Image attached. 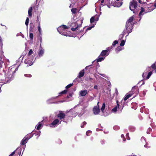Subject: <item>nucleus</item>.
I'll list each match as a JSON object with an SVG mask.
<instances>
[{"label": "nucleus", "mask_w": 156, "mask_h": 156, "mask_svg": "<svg viewBox=\"0 0 156 156\" xmlns=\"http://www.w3.org/2000/svg\"><path fill=\"white\" fill-rule=\"evenodd\" d=\"M80 95L81 96H85L87 93V90H81L80 91Z\"/></svg>", "instance_id": "obj_18"}, {"label": "nucleus", "mask_w": 156, "mask_h": 156, "mask_svg": "<svg viewBox=\"0 0 156 156\" xmlns=\"http://www.w3.org/2000/svg\"><path fill=\"white\" fill-rule=\"evenodd\" d=\"M122 2L121 1L115 2L113 3V5L114 7H119L122 5Z\"/></svg>", "instance_id": "obj_12"}, {"label": "nucleus", "mask_w": 156, "mask_h": 156, "mask_svg": "<svg viewBox=\"0 0 156 156\" xmlns=\"http://www.w3.org/2000/svg\"><path fill=\"white\" fill-rule=\"evenodd\" d=\"M89 66H86L85 68V69H87V68H88Z\"/></svg>", "instance_id": "obj_63"}, {"label": "nucleus", "mask_w": 156, "mask_h": 156, "mask_svg": "<svg viewBox=\"0 0 156 156\" xmlns=\"http://www.w3.org/2000/svg\"><path fill=\"white\" fill-rule=\"evenodd\" d=\"M154 6L155 7H156V3L154 4Z\"/></svg>", "instance_id": "obj_64"}, {"label": "nucleus", "mask_w": 156, "mask_h": 156, "mask_svg": "<svg viewBox=\"0 0 156 156\" xmlns=\"http://www.w3.org/2000/svg\"><path fill=\"white\" fill-rule=\"evenodd\" d=\"M33 53V51L32 49L30 50L28 53V57L30 58V55L32 54Z\"/></svg>", "instance_id": "obj_27"}, {"label": "nucleus", "mask_w": 156, "mask_h": 156, "mask_svg": "<svg viewBox=\"0 0 156 156\" xmlns=\"http://www.w3.org/2000/svg\"><path fill=\"white\" fill-rule=\"evenodd\" d=\"M94 27V26H91V27H88V28H87V30H90L93 27Z\"/></svg>", "instance_id": "obj_42"}, {"label": "nucleus", "mask_w": 156, "mask_h": 156, "mask_svg": "<svg viewBox=\"0 0 156 156\" xmlns=\"http://www.w3.org/2000/svg\"><path fill=\"white\" fill-rule=\"evenodd\" d=\"M143 96H142V97H144L145 96V94H146V93L145 92H144V91H143Z\"/></svg>", "instance_id": "obj_54"}, {"label": "nucleus", "mask_w": 156, "mask_h": 156, "mask_svg": "<svg viewBox=\"0 0 156 156\" xmlns=\"http://www.w3.org/2000/svg\"><path fill=\"white\" fill-rule=\"evenodd\" d=\"M32 7H30L28 11V13L29 16L30 17H31L32 16Z\"/></svg>", "instance_id": "obj_21"}, {"label": "nucleus", "mask_w": 156, "mask_h": 156, "mask_svg": "<svg viewBox=\"0 0 156 156\" xmlns=\"http://www.w3.org/2000/svg\"><path fill=\"white\" fill-rule=\"evenodd\" d=\"M40 14L37 15V19L36 20V23H38V25H40V22L39 20V18L40 17Z\"/></svg>", "instance_id": "obj_25"}, {"label": "nucleus", "mask_w": 156, "mask_h": 156, "mask_svg": "<svg viewBox=\"0 0 156 156\" xmlns=\"http://www.w3.org/2000/svg\"><path fill=\"white\" fill-rule=\"evenodd\" d=\"M138 2L139 3L141 4L142 3V1L141 0H138Z\"/></svg>", "instance_id": "obj_57"}, {"label": "nucleus", "mask_w": 156, "mask_h": 156, "mask_svg": "<svg viewBox=\"0 0 156 156\" xmlns=\"http://www.w3.org/2000/svg\"><path fill=\"white\" fill-rule=\"evenodd\" d=\"M140 8H141L140 11V12L139 14V16H141V15L142 16L143 15V14L142 13L143 12H144V9L143 7H141Z\"/></svg>", "instance_id": "obj_24"}, {"label": "nucleus", "mask_w": 156, "mask_h": 156, "mask_svg": "<svg viewBox=\"0 0 156 156\" xmlns=\"http://www.w3.org/2000/svg\"><path fill=\"white\" fill-rule=\"evenodd\" d=\"M99 74H100V75L102 76H104L105 74H101V73H99Z\"/></svg>", "instance_id": "obj_56"}, {"label": "nucleus", "mask_w": 156, "mask_h": 156, "mask_svg": "<svg viewBox=\"0 0 156 156\" xmlns=\"http://www.w3.org/2000/svg\"><path fill=\"white\" fill-rule=\"evenodd\" d=\"M87 124V122H83V123H82V124H83V125H86Z\"/></svg>", "instance_id": "obj_55"}, {"label": "nucleus", "mask_w": 156, "mask_h": 156, "mask_svg": "<svg viewBox=\"0 0 156 156\" xmlns=\"http://www.w3.org/2000/svg\"><path fill=\"white\" fill-rule=\"evenodd\" d=\"M126 27L128 32V34L132 32V29H133V25L132 24L129 25L128 26L127 28V24H126Z\"/></svg>", "instance_id": "obj_14"}, {"label": "nucleus", "mask_w": 156, "mask_h": 156, "mask_svg": "<svg viewBox=\"0 0 156 156\" xmlns=\"http://www.w3.org/2000/svg\"><path fill=\"white\" fill-rule=\"evenodd\" d=\"M73 83H70L68 85H67L66 87V90H67L68 91V94L67 95V98H70L72 97L73 95V92H70L69 91V89L70 87H71L73 86Z\"/></svg>", "instance_id": "obj_7"}, {"label": "nucleus", "mask_w": 156, "mask_h": 156, "mask_svg": "<svg viewBox=\"0 0 156 156\" xmlns=\"http://www.w3.org/2000/svg\"><path fill=\"white\" fill-rule=\"evenodd\" d=\"M29 19L28 17H27L25 22V25L27 26L29 23Z\"/></svg>", "instance_id": "obj_32"}, {"label": "nucleus", "mask_w": 156, "mask_h": 156, "mask_svg": "<svg viewBox=\"0 0 156 156\" xmlns=\"http://www.w3.org/2000/svg\"><path fill=\"white\" fill-rule=\"evenodd\" d=\"M91 133V131L90 130H88L87 131L86 133V134L87 136L90 135Z\"/></svg>", "instance_id": "obj_39"}, {"label": "nucleus", "mask_w": 156, "mask_h": 156, "mask_svg": "<svg viewBox=\"0 0 156 156\" xmlns=\"http://www.w3.org/2000/svg\"><path fill=\"white\" fill-rule=\"evenodd\" d=\"M27 135H28V137H29L30 136H31V137L32 136L30 135V134H28L27 136Z\"/></svg>", "instance_id": "obj_60"}, {"label": "nucleus", "mask_w": 156, "mask_h": 156, "mask_svg": "<svg viewBox=\"0 0 156 156\" xmlns=\"http://www.w3.org/2000/svg\"><path fill=\"white\" fill-rule=\"evenodd\" d=\"M83 125H83V124H81V127H82V128H83Z\"/></svg>", "instance_id": "obj_59"}, {"label": "nucleus", "mask_w": 156, "mask_h": 156, "mask_svg": "<svg viewBox=\"0 0 156 156\" xmlns=\"http://www.w3.org/2000/svg\"><path fill=\"white\" fill-rule=\"evenodd\" d=\"M94 88L95 89H98V86L97 85H95L94 87Z\"/></svg>", "instance_id": "obj_53"}, {"label": "nucleus", "mask_w": 156, "mask_h": 156, "mask_svg": "<svg viewBox=\"0 0 156 156\" xmlns=\"http://www.w3.org/2000/svg\"><path fill=\"white\" fill-rule=\"evenodd\" d=\"M105 58L99 57L97 59V62H101Z\"/></svg>", "instance_id": "obj_26"}, {"label": "nucleus", "mask_w": 156, "mask_h": 156, "mask_svg": "<svg viewBox=\"0 0 156 156\" xmlns=\"http://www.w3.org/2000/svg\"><path fill=\"white\" fill-rule=\"evenodd\" d=\"M30 40H33V39L34 36L33 34L32 33H30L29 36Z\"/></svg>", "instance_id": "obj_30"}, {"label": "nucleus", "mask_w": 156, "mask_h": 156, "mask_svg": "<svg viewBox=\"0 0 156 156\" xmlns=\"http://www.w3.org/2000/svg\"><path fill=\"white\" fill-rule=\"evenodd\" d=\"M128 136H129L128 133H127L126 135V136L127 138V139L128 140H130V138Z\"/></svg>", "instance_id": "obj_47"}, {"label": "nucleus", "mask_w": 156, "mask_h": 156, "mask_svg": "<svg viewBox=\"0 0 156 156\" xmlns=\"http://www.w3.org/2000/svg\"><path fill=\"white\" fill-rule=\"evenodd\" d=\"M139 88L138 86H135L131 90L127 93L124 98H130L133 96L135 98L139 93Z\"/></svg>", "instance_id": "obj_1"}, {"label": "nucleus", "mask_w": 156, "mask_h": 156, "mask_svg": "<svg viewBox=\"0 0 156 156\" xmlns=\"http://www.w3.org/2000/svg\"><path fill=\"white\" fill-rule=\"evenodd\" d=\"M58 31L62 35L66 36H69V34L65 31V30L61 26L59 27L57 29Z\"/></svg>", "instance_id": "obj_5"}, {"label": "nucleus", "mask_w": 156, "mask_h": 156, "mask_svg": "<svg viewBox=\"0 0 156 156\" xmlns=\"http://www.w3.org/2000/svg\"><path fill=\"white\" fill-rule=\"evenodd\" d=\"M99 103L98 102L97 105L94 106L93 109L94 113L95 115L98 114L100 112L98 105Z\"/></svg>", "instance_id": "obj_8"}, {"label": "nucleus", "mask_w": 156, "mask_h": 156, "mask_svg": "<svg viewBox=\"0 0 156 156\" xmlns=\"http://www.w3.org/2000/svg\"><path fill=\"white\" fill-rule=\"evenodd\" d=\"M42 126L40 122H39L37 125V130H39L41 126Z\"/></svg>", "instance_id": "obj_28"}, {"label": "nucleus", "mask_w": 156, "mask_h": 156, "mask_svg": "<svg viewBox=\"0 0 156 156\" xmlns=\"http://www.w3.org/2000/svg\"><path fill=\"white\" fill-rule=\"evenodd\" d=\"M44 53V50L41 47V44L40 45V48L39 49V51L38 52V55L39 57H41L43 56Z\"/></svg>", "instance_id": "obj_11"}, {"label": "nucleus", "mask_w": 156, "mask_h": 156, "mask_svg": "<svg viewBox=\"0 0 156 156\" xmlns=\"http://www.w3.org/2000/svg\"><path fill=\"white\" fill-rule=\"evenodd\" d=\"M0 64H1L2 63H4V62L3 61H0Z\"/></svg>", "instance_id": "obj_61"}, {"label": "nucleus", "mask_w": 156, "mask_h": 156, "mask_svg": "<svg viewBox=\"0 0 156 156\" xmlns=\"http://www.w3.org/2000/svg\"><path fill=\"white\" fill-rule=\"evenodd\" d=\"M34 58L32 57L31 58H30L27 57L24 61L25 63L27 64V66H31L32 65L33 62Z\"/></svg>", "instance_id": "obj_6"}, {"label": "nucleus", "mask_w": 156, "mask_h": 156, "mask_svg": "<svg viewBox=\"0 0 156 156\" xmlns=\"http://www.w3.org/2000/svg\"><path fill=\"white\" fill-rule=\"evenodd\" d=\"M141 140L142 141H143V140H145V138L144 137H142L141 138Z\"/></svg>", "instance_id": "obj_52"}, {"label": "nucleus", "mask_w": 156, "mask_h": 156, "mask_svg": "<svg viewBox=\"0 0 156 156\" xmlns=\"http://www.w3.org/2000/svg\"><path fill=\"white\" fill-rule=\"evenodd\" d=\"M41 35L40 34L39 37H38V39L40 40L41 43L42 41V37L40 36Z\"/></svg>", "instance_id": "obj_46"}, {"label": "nucleus", "mask_w": 156, "mask_h": 156, "mask_svg": "<svg viewBox=\"0 0 156 156\" xmlns=\"http://www.w3.org/2000/svg\"><path fill=\"white\" fill-rule=\"evenodd\" d=\"M125 42L124 40H122L121 41L120 45L121 46H123L125 44Z\"/></svg>", "instance_id": "obj_33"}, {"label": "nucleus", "mask_w": 156, "mask_h": 156, "mask_svg": "<svg viewBox=\"0 0 156 156\" xmlns=\"http://www.w3.org/2000/svg\"><path fill=\"white\" fill-rule=\"evenodd\" d=\"M104 2V0H102L101 1V3H103Z\"/></svg>", "instance_id": "obj_62"}, {"label": "nucleus", "mask_w": 156, "mask_h": 156, "mask_svg": "<svg viewBox=\"0 0 156 156\" xmlns=\"http://www.w3.org/2000/svg\"><path fill=\"white\" fill-rule=\"evenodd\" d=\"M148 130H149V131H151L152 130V129L151 128H148Z\"/></svg>", "instance_id": "obj_58"}, {"label": "nucleus", "mask_w": 156, "mask_h": 156, "mask_svg": "<svg viewBox=\"0 0 156 156\" xmlns=\"http://www.w3.org/2000/svg\"><path fill=\"white\" fill-rule=\"evenodd\" d=\"M38 29L39 33V34L40 35H41V29L40 27V25H38Z\"/></svg>", "instance_id": "obj_36"}, {"label": "nucleus", "mask_w": 156, "mask_h": 156, "mask_svg": "<svg viewBox=\"0 0 156 156\" xmlns=\"http://www.w3.org/2000/svg\"><path fill=\"white\" fill-rule=\"evenodd\" d=\"M84 69H83L79 73V75L78 77L80 78L81 77H83L84 75Z\"/></svg>", "instance_id": "obj_17"}, {"label": "nucleus", "mask_w": 156, "mask_h": 156, "mask_svg": "<svg viewBox=\"0 0 156 156\" xmlns=\"http://www.w3.org/2000/svg\"><path fill=\"white\" fill-rule=\"evenodd\" d=\"M109 48H108V49L105 50H103L100 54V55L102 56H107L109 54V53L108 52V51H109Z\"/></svg>", "instance_id": "obj_10"}, {"label": "nucleus", "mask_w": 156, "mask_h": 156, "mask_svg": "<svg viewBox=\"0 0 156 156\" xmlns=\"http://www.w3.org/2000/svg\"><path fill=\"white\" fill-rule=\"evenodd\" d=\"M58 123L60 124V122H59V121L58 119H56L53 121V122L51 123V125L52 126H55Z\"/></svg>", "instance_id": "obj_19"}, {"label": "nucleus", "mask_w": 156, "mask_h": 156, "mask_svg": "<svg viewBox=\"0 0 156 156\" xmlns=\"http://www.w3.org/2000/svg\"><path fill=\"white\" fill-rule=\"evenodd\" d=\"M15 151H13L11 154H10L9 156H13L15 154Z\"/></svg>", "instance_id": "obj_45"}, {"label": "nucleus", "mask_w": 156, "mask_h": 156, "mask_svg": "<svg viewBox=\"0 0 156 156\" xmlns=\"http://www.w3.org/2000/svg\"><path fill=\"white\" fill-rule=\"evenodd\" d=\"M121 137H122H122L123 138V141H125L126 140V139L125 138H124V135L122 134L121 135Z\"/></svg>", "instance_id": "obj_48"}, {"label": "nucleus", "mask_w": 156, "mask_h": 156, "mask_svg": "<svg viewBox=\"0 0 156 156\" xmlns=\"http://www.w3.org/2000/svg\"><path fill=\"white\" fill-rule=\"evenodd\" d=\"M61 26L65 30L66 29H68L69 28V27L65 25H62Z\"/></svg>", "instance_id": "obj_35"}, {"label": "nucleus", "mask_w": 156, "mask_h": 156, "mask_svg": "<svg viewBox=\"0 0 156 156\" xmlns=\"http://www.w3.org/2000/svg\"><path fill=\"white\" fill-rule=\"evenodd\" d=\"M68 92V90H66V89L63 91H62V92H60L59 93L58 95V96L55 97V98H57L58 96H62L63 95L66 94H67Z\"/></svg>", "instance_id": "obj_15"}, {"label": "nucleus", "mask_w": 156, "mask_h": 156, "mask_svg": "<svg viewBox=\"0 0 156 156\" xmlns=\"http://www.w3.org/2000/svg\"><path fill=\"white\" fill-rule=\"evenodd\" d=\"M144 147L147 148H149L150 147L149 146H148L147 144H146L144 145Z\"/></svg>", "instance_id": "obj_44"}, {"label": "nucleus", "mask_w": 156, "mask_h": 156, "mask_svg": "<svg viewBox=\"0 0 156 156\" xmlns=\"http://www.w3.org/2000/svg\"><path fill=\"white\" fill-rule=\"evenodd\" d=\"M118 94V92L117 91V89H116L115 90V94H116V97H117V96Z\"/></svg>", "instance_id": "obj_49"}, {"label": "nucleus", "mask_w": 156, "mask_h": 156, "mask_svg": "<svg viewBox=\"0 0 156 156\" xmlns=\"http://www.w3.org/2000/svg\"><path fill=\"white\" fill-rule=\"evenodd\" d=\"M105 103H103L102 105L101 108V111L103 113H104V110L105 109Z\"/></svg>", "instance_id": "obj_22"}, {"label": "nucleus", "mask_w": 156, "mask_h": 156, "mask_svg": "<svg viewBox=\"0 0 156 156\" xmlns=\"http://www.w3.org/2000/svg\"><path fill=\"white\" fill-rule=\"evenodd\" d=\"M76 9L73 8L71 9V11L73 13L75 14L76 12Z\"/></svg>", "instance_id": "obj_31"}, {"label": "nucleus", "mask_w": 156, "mask_h": 156, "mask_svg": "<svg viewBox=\"0 0 156 156\" xmlns=\"http://www.w3.org/2000/svg\"><path fill=\"white\" fill-rule=\"evenodd\" d=\"M151 68H152L153 69H156V66L155 63L153 64L151 66Z\"/></svg>", "instance_id": "obj_37"}, {"label": "nucleus", "mask_w": 156, "mask_h": 156, "mask_svg": "<svg viewBox=\"0 0 156 156\" xmlns=\"http://www.w3.org/2000/svg\"><path fill=\"white\" fill-rule=\"evenodd\" d=\"M24 76L25 77H32V75L31 74H25Z\"/></svg>", "instance_id": "obj_40"}, {"label": "nucleus", "mask_w": 156, "mask_h": 156, "mask_svg": "<svg viewBox=\"0 0 156 156\" xmlns=\"http://www.w3.org/2000/svg\"><path fill=\"white\" fill-rule=\"evenodd\" d=\"M117 105L115 107L113 108L112 110V112H115L117 111V108H118L119 106V105L118 104V101H116Z\"/></svg>", "instance_id": "obj_20"}, {"label": "nucleus", "mask_w": 156, "mask_h": 156, "mask_svg": "<svg viewBox=\"0 0 156 156\" xmlns=\"http://www.w3.org/2000/svg\"><path fill=\"white\" fill-rule=\"evenodd\" d=\"M54 98H50L47 101V102L48 103H54V102H53L54 101Z\"/></svg>", "instance_id": "obj_23"}, {"label": "nucleus", "mask_w": 156, "mask_h": 156, "mask_svg": "<svg viewBox=\"0 0 156 156\" xmlns=\"http://www.w3.org/2000/svg\"><path fill=\"white\" fill-rule=\"evenodd\" d=\"M65 116V114L62 112H60L58 115V117L60 119H63Z\"/></svg>", "instance_id": "obj_16"}, {"label": "nucleus", "mask_w": 156, "mask_h": 156, "mask_svg": "<svg viewBox=\"0 0 156 156\" xmlns=\"http://www.w3.org/2000/svg\"><path fill=\"white\" fill-rule=\"evenodd\" d=\"M28 135L26 136L22 140L21 142V144L22 145H24L27 142V140L31 137V136L28 137Z\"/></svg>", "instance_id": "obj_9"}, {"label": "nucleus", "mask_w": 156, "mask_h": 156, "mask_svg": "<svg viewBox=\"0 0 156 156\" xmlns=\"http://www.w3.org/2000/svg\"><path fill=\"white\" fill-rule=\"evenodd\" d=\"M137 2L136 0H131L129 3V9L133 12V13L136 14L137 12H134V11L137 8Z\"/></svg>", "instance_id": "obj_3"}, {"label": "nucleus", "mask_w": 156, "mask_h": 156, "mask_svg": "<svg viewBox=\"0 0 156 156\" xmlns=\"http://www.w3.org/2000/svg\"><path fill=\"white\" fill-rule=\"evenodd\" d=\"M113 128L115 130H117L119 129V127L118 126H115Z\"/></svg>", "instance_id": "obj_41"}, {"label": "nucleus", "mask_w": 156, "mask_h": 156, "mask_svg": "<svg viewBox=\"0 0 156 156\" xmlns=\"http://www.w3.org/2000/svg\"><path fill=\"white\" fill-rule=\"evenodd\" d=\"M33 28L32 26H30V27L29 30L30 32H33Z\"/></svg>", "instance_id": "obj_43"}, {"label": "nucleus", "mask_w": 156, "mask_h": 156, "mask_svg": "<svg viewBox=\"0 0 156 156\" xmlns=\"http://www.w3.org/2000/svg\"><path fill=\"white\" fill-rule=\"evenodd\" d=\"M128 98H123L122 100V101H123V100H124V101H126Z\"/></svg>", "instance_id": "obj_51"}, {"label": "nucleus", "mask_w": 156, "mask_h": 156, "mask_svg": "<svg viewBox=\"0 0 156 156\" xmlns=\"http://www.w3.org/2000/svg\"><path fill=\"white\" fill-rule=\"evenodd\" d=\"M134 18V17L133 16H132L130 17L128 20L127 21L126 23L127 24V28H128V26L132 24L131 23L133 21Z\"/></svg>", "instance_id": "obj_13"}, {"label": "nucleus", "mask_w": 156, "mask_h": 156, "mask_svg": "<svg viewBox=\"0 0 156 156\" xmlns=\"http://www.w3.org/2000/svg\"><path fill=\"white\" fill-rule=\"evenodd\" d=\"M82 23V20L77 21L74 23L75 26L71 28V30L73 31H75L76 29L78 30V29L81 27Z\"/></svg>", "instance_id": "obj_4"}, {"label": "nucleus", "mask_w": 156, "mask_h": 156, "mask_svg": "<svg viewBox=\"0 0 156 156\" xmlns=\"http://www.w3.org/2000/svg\"><path fill=\"white\" fill-rule=\"evenodd\" d=\"M153 70L151 71V68L150 67L147 68L146 70L144 71L142 75L143 77L146 79H149L152 74Z\"/></svg>", "instance_id": "obj_2"}, {"label": "nucleus", "mask_w": 156, "mask_h": 156, "mask_svg": "<svg viewBox=\"0 0 156 156\" xmlns=\"http://www.w3.org/2000/svg\"><path fill=\"white\" fill-rule=\"evenodd\" d=\"M122 49V48L120 46L118 47L116 49V51H119Z\"/></svg>", "instance_id": "obj_38"}, {"label": "nucleus", "mask_w": 156, "mask_h": 156, "mask_svg": "<svg viewBox=\"0 0 156 156\" xmlns=\"http://www.w3.org/2000/svg\"><path fill=\"white\" fill-rule=\"evenodd\" d=\"M99 20V17H95V21H98Z\"/></svg>", "instance_id": "obj_50"}, {"label": "nucleus", "mask_w": 156, "mask_h": 156, "mask_svg": "<svg viewBox=\"0 0 156 156\" xmlns=\"http://www.w3.org/2000/svg\"><path fill=\"white\" fill-rule=\"evenodd\" d=\"M94 21H95V17L94 16H92L90 20V23H93V22H94Z\"/></svg>", "instance_id": "obj_29"}, {"label": "nucleus", "mask_w": 156, "mask_h": 156, "mask_svg": "<svg viewBox=\"0 0 156 156\" xmlns=\"http://www.w3.org/2000/svg\"><path fill=\"white\" fill-rule=\"evenodd\" d=\"M118 43V41L117 40L115 41L112 43V46L115 47L116 44Z\"/></svg>", "instance_id": "obj_34"}]
</instances>
